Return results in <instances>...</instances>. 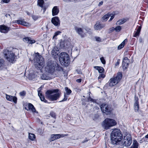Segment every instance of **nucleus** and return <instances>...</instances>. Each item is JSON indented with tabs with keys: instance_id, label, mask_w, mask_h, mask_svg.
Returning <instances> with one entry per match:
<instances>
[{
	"instance_id": "54",
	"label": "nucleus",
	"mask_w": 148,
	"mask_h": 148,
	"mask_svg": "<svg viewBox=\"0 0 148 148\" xmlns=\"http://www.w3.org/2000/svg\"><path fill=\"white\" fill-rule=\"evenodd\" d=\"M5 16L7 17H10V14H6V15H5Z\"/></svg>"
},
{
	"instance_id": "2",
	"label": "nucleus",
	"mask_w": 148,
	"mask_h": 148,
	"mask_svg": "<svg viewBox=\"0 0 148 148\" xmlns=\"http://www.w3.org/2000/svg\"><path fill=\"white\" fill-rule=\"evenodd\" d=\"M58 89L47 91L45 93L46 98L51 101L56 100L59 98L60 96V94L58 92Z\"/></svg>"
},
{
	"instance_id": "31",
	"label": "nucleus",
	"mask_w": 148,
	"mask_h": 148,
	"mask_svg": "<svg viewBox=\"0 0 148 148\" xmlns=\"http://www.w3.org/2000/svg\"><path fill=\"white\" fill-rule=\"evenodd\" d=\"M111 15L109 14H108L104 16L102 18V19L103 21H106L107 20L108 18Z\"/></svg>"
},
{
	"instance_id": "17",
	"label": "nucleus",
	"mask_w": 148,
	"mask_h": 148,
	"mask_svg": "<svg viewBox=\"0 0 148 148\" xmlns=\"http://www.w3.org/2000/svg\"><path fill=\"white\" fill-rule=\"evenodd\" d=\"M23 40L25 42L31 44L34 43L36 42L35 40H31L30 38L28 37L23 38Z\"/></svg>"
},
{
	"instance_id": "30",
	"label": "nucleus",
	"mask_w": 148,
	"mask_h": 148,
	"mask_svg": "<svg viewBox=\"0 0 148 148\" xmlns=\"http://www.w3.org/2000/svg\"><path fill=\"white\" fill-rule=\"evenodd\" d=\"M44 3L43 0H38L37 5L42 8L43 7V5Z\"/></svg>"
},
{
	"instance_id": "58",
	"label": "nucleus",
	"mask_w": 148,
	"mask_h": 148,
	"mask_svg": "<svg viewBox=\"0 0 148 148\" xmlns=\"http://www.w3.org/2000/svg\"><path fill=\"white\" fill-rule=\"evenodd\" d=\"M64 1H66V0H63Z\"/></svg>"
},
{
	"instance_id": "18",
	"label": "nucleus",
	"mask_w": 148,
	"mask_h": 148,
	"mask_svg": "<svg viewBox=\"0 0 148 148\" xmlns=\"http://www.w3.org/2000/svg\"><path fill=\"white\" fill-rule=\"evenodd\" d=\"M52 15L54 16L57 15L59 13V10L57 6H54L52 9Z\"/></svg>"
},
{
	"instance_id": "20",
	"label": "nucleus",
	"mask_w": 148,
	"mask_h": 148,
	"mask_svg": "<svg viewBox=\"0 0 148 148\" xmlns=\"http://www.w3.org/2000/svg\"><path fill=\"white\" fill-rule=\"evenodd\" d=\"M74 29L76 32L80 35L82 37H84V36L82 34L83 33V30L81 28L78 27L76 26H75L74 27Z\"/></svg>"
},
{
	"instance_id": "35",
	"label": "nucleus",
	"mask_w": 148,
	"mask_h": 148,
	"mask_svg": "<svg viewBox=\"0 0 148 148\" xmlns=\"http://www.w3.org/2000/svg\"><path fill=\"white\" fill-rule=\"evenodd\" d=\"M4 64V61L3 59H0V69H2L3 67Z\"/></svg>"
},
{
	"instance_id": "23",
	"label": "nucleus",
	"mask_w": 148,
	"mask_h": 148,
	"mask_svg": "<svg viewBox=\"0 0 148 148\" xmlns=\"http://www.w3.org/2000/svg\"><path fill=\"white\" fill-rule=\"evenodd\" d=\"M38 95L39 97L41 100L42 101H43L45 103L47 102V101L45 99L44 96L42 95V93H40V88H38Z\"/></svg>"
},
{
	"instance_id": "52",
	"label": "nucleus",
	"mask_w": 148,
	"mask_h": 148,
	"mask_svg": "<svg viewBox=\"0 0 148 148\" xmlns=\"http://www.w3.org/2000/svg\"><path fill=\"white\" fill-rule=\"evenodd\" d=\"M103 1H101V2H100L99 3L98 5L99 6H101V5H102L103 4Z\"/></svg>"
},
{
	"instance_id": "47",
	"label": "nucleus",
	"mask_w": 148,
	"mask_h": 148,
	"mask_svg": "<svg viewBox=\"0 0 148 148\" xmlns=\"http://www.w3.org/2000/svg\"><path fill=\"white\" fill-rule=\"evenodd\" d=\"M38 132L40 134H42L43 133V132L42 131V130L41 129H39L38 130Z\"/></svg>"
},
{
	"instance_id": "27",
	"label": "nucleus",
	"mask_w": 148,
	"mask_h": 148,
	"mask_svg": "<svg viewBox=\"0 0 148 148\" xmlns=\"http://www.w3.org/2000/svg\"><path fill=\"white\" fill-rule=\"evenodd\" d=\"M127 42V40L126 39L124 40L123 42L119 45L118 47V49H121L123 48L125 44V43Z\"/></svg>"
},
{
	"instance_id": "26",
	"label": "nucleus",
	"mask_w": 148,
	"mask_h": 148,
	"mask_svg": "<svg viewBox=\"0 0 148 148\" xmlns=\"http://www.w3.org/2000/svg\"><path fill=\"white\" fill-rule=\"evenodd\" d=\"M138 143L136 140H134L131 147L130 148H138Z\"/></svg>"
},
{
	"instance_id": "13",
	"label": "nucleus",
	"mask_w": 148,
	"mask_h": 148,
	"mask_svg": "<svg viewBox=\"0 0 148 148\" xmlns=\"http://www.w3.org/2000/svg\"><path fill=\"white\" fill-rule=\"evenodd\" d=\"M51 23L55 26L60 25V21L59 18L58 16L53 17L51 20Z\"/></svg>"
},
{
	"instance_id": "46",
	"label": "nucleus",
	"mask_w": 148,
	"mask_h": 148,
	"mask_svg": "<svg viewBox=\"0 0 148 148\" xmlns=\"http://www.w3.org/2000/svg\"><path fill=\"white\" fill-rule=\"evenodd\" d=\"M138 41L140 43H143V39L141 37L139 38L138 40Z\"/></svg>"
},
{
	"instance_id": "11",
	"label": "nucleus",
	"mask_w": 148,
	"mask_h": 148,
	"mask_svg": "<svg viewBox=\"0 0 148 148\" xmlns=\"http://www.w3.org/2000/svg\"><path fill=\"white\" fill-rule=\"evenodd\" d=\"M65 90L66 91V93L64 92V98L62 101H60V102H62L66 101L67 100L68 97V95H69L71 93V90L69 89L68 87H65Z\"/></svg>"
},
{
	"instance_id": "37",
	"label": "nucleus",
	"mask_w": 148,
	"mask_h": 148,
	"mask_svg": "<svg viewBox=\"0 0 148 148\" xmlns=\"http://www.w3.org/2000/svg\"><path fill=\"white\" fill-rule=\"evenodd\" d=\"M105 76V75L103 74H101L99 75V77H98V79L99 82H100L101 80H100L101 78L102 79Z\"/></svg>"
},
{
	"instance_id": "1",
	"label": "nucleus",
	"mask_w": 148,
	"mask_h": 148,
	"mask_svg": "<svg viewBox=\"0 0 148 148\" xmlns=\"http://www.w3.org/2000/svg\"><path fill=\"white\" fill-rule=\"evenodd\" d=\"M122 138V135L120 130L116 129L114 130L111 134V140L113 145H120Z\"/></svg>"
},
{
	"instance_id": "48",
	"label": "nucleus",
	"mask_w": 148,
	"mask_h": 148,
	"mask_svg": "<svg viewBox=\"0 0 148 148\" xmlns=\"http://www.w3.org/2000/svg\"><path fill=\"white\" fill-rule=\"evenodd\" d=\"M87 100L88 101H92L93 100V99L91 98L90 96H89V97L88 98Z\"/></svg>"
},
{
	"instance_id": "16",
	"label": "nucleus",
	"mask_w": 148,
	"mask_h": 148,
	"mask_svg": "<svg viewBox=\"0 0 148 148\" xmlns=\"http://www.w3.org/2000/svg\"><path fill=\"white\" fill-rule=\"evenodd\" d=\"M6 98L8 100L13 101L15 103H17V98L16 97L6 95Z\"/></svg>"
},
{
	"instance_id": "50",
	"label": "nucleus",
	"mask_w": 148,
	"mask_h": 148,
	"mask_svg": "<svg viewBox=\"0 0 148 148\" xmlns=\"http://www.w3.org/2000/svg\"><path fill=\"white\" fill-rule=\"evenodd\" d=\"M82 79H77L76 81L78 83H80L81 82Z\"/></svg>"
},
{
	"instance_id": "32",
	"label": "nucleus",
	"mask_w": 148,
	"mask_h": 148,
	"mask_svg": "<svg viewBox=\"0 0 148 148\" xmlns=\"http://www.w3.org/2000/svg\"><path fill=\"white\" fill-rule=\"evenodd\" d=\"M29 138L30 140H34L35 138V136L34 134L29 133Z\"/></svg>"
},
{
	"instance_id": "14",
	"label": "nucleus",
	"mask_w": 148,
	"mask_h": 148,
	"mask_svg": "<svg viewBox=\"0 0 148 148\" xmlns=\"http://www.w3.org/2000/svg\"><path fill=\"white\" fill-rule=\"evenodd\" d=\"M65 134H52L51 135L50 139L51 141H53L57 139L60 138L61 137H62L65 136Z\"/></svg>"
},
{
	"instance_id": "6",
	"label": "nucleus",
	"mask_w": 148,
	"mask_h": 148,
	"mask_svg": "<svg viewBox=\"0 0 148 148\" xmlns=\"http://www.w3.org/2000/svg\"><path fill=\"white\" fill-rule=\"evenodd\" d=\"M56 66V62L52 60H49L45 67V71L48 73L51 74L53 73L55 71V68Z\"/></svg>"
},
{
	"instance_id": "12",
	"label": "nucleus",
	"mask_w": 148,
	"mask_h": 148,
	"mask_svg": "<svg viewBox=\"0 0 148 148\" xmlns=\"http://www.w3.org/2000/svg\"><path fill=\"white\" fill-rule=\"evenodd\" d=\"M129 60L127 57H125L123 61L122 67L124 70H126L128 67L129 65Z\"/></svg>"
},
{
	"instance_id": "41",
	"label": "nucleus",
	"mask_w": 148,
	"mask_h": 148,
	"mask_svg": "<svg viewBox=\"0 0 148 148\" xmlns=\"http://www.w3.org/2000/svg\"><path fill=\"white\" fill-rule=\"evenodd\" d=\"M32 18L34 20H37L38 18V16L35 15H33L32 16Z\"/></svg>"
},
{
	"instance_id": "22",
	"label": "nucleus",
	"mask_w": 148,
	"mask_h": 148,
	"mask_svg": "<svg viewBox=\"0 0 148 148\" xmlns=\"http://www.w3.org/2000/svg\"><path fill=\"white\" fill-rule=\"evenodd\" d=\"M141 29V26H139L136 29V31H135L134 32L133 37H136L137 36H138L140 35Z\"/></svg>"
},
{
	"instance_id": "24",
	"label": "nucleus",
	"mask_w": 148,
	"mask_h": 148,
	"mask_svg": "<svg viewBox=\"0 0 148 148\" xmlns=\"http://www.w3.org/2000/svg\"><path fill=\"white\" fill-rule=\"evenodd\" d=\"M15 23L22 25L27 26L29 24L28 23L23 20H18L15 21Z\"/></svg>"
},
{
	"instance_id": "39",
	"label": "nucleus",
	"mask_w": 148,
	"mask_h": 148,
	"mask_svg": "<svg viewBox=\"0 0 148 148\" xmlns=\"http://www.w3.org/2000/svg\"><path fill=\"white\" fill-rule=\"evenodd\" d=\"M100 60L103 64H106V61L103 57L101 58H100Z\"/></svg>"
},
{
	"instance_id": "34",
	"label": "nucleus",
	"mask_w": 148,
	"mask_h": 148,
	"mask_svg": "<svg viewBox=\"0 0 148 148\" xmlns=\"http://www.w3.org/2000/svg\"><path fill=\"white\" fill-rule=\"evenodd\" d=\"M41 78L42 79L48 80L49 79V77L47 76L46 74H43L41 76Z\"/></svg>"
},
{
	"instance_id": "28",
	"label": "nucleus",
	"mask_w": 148,
	"mask_h": 148,
	"mask_svg": "<svg viewBox=\"0 0 148 148\" xmlns=\"http://www.w3.org/2000/svg\"><path fill=\"white\" fill-rule=\"evenodd\" d=\"M28 106L29 110H31L33 112H36V109L32 104L30 103H29Z\"/></svg>"
},
{
	"instance_id": "49",
	"label": "nucleus",
	"mask_w": 148,
	"mask_h": 148,
	"mask_svg": "<svg viewBox=\"0 0 148 148\" xmlns=\"http://www.w3.org/2000/svg\"><path fill=\"white\" fill-rule=\"evenodd\" d=\"M10 0H2L1 1H3V2L7 3L9 2Z\"/></svg>"
},
{
	"instance_id": "4",
	"label": "nucleus",
	"mask_w": 148,
	"mask_h": 148,
	"mask_svg": "<svg viewBox=\"0 0 148 148\" xmlns=\"http://www.w3.org/2000/svg\"><path fill=\"white\" fill-rule=\"evenodd\" d=\"M34 64L37 69H41L44 65L43 59L42 56L37 53L35 54L34 58Z\"/></svg>"
},
{
	"instance_id": "36",
	"label": "nucleus",
	"mask_w": 148,
	"mask_h": 148,
	"mask_svg": "<svg viewBox=\"0 0 148 148\" xmlns=\"http://www.w3.org/2000/svg\"><path fill=\"white\" fill-rule=\"evenodd\" d=\"M121 29V26H118L116 27L115 28L113 27L112 31L115 30L116 32H119L120 31Z\"/></svg>"
},
{
	"instance_id": "29",
	"label": "nucleus",
	"mask_w": 148,
	"mask_h": 148,
	"mask_svg": "<svg viewBox=\"0 0 148 148\" xmlns=\"http://www.w3.org/2000/svg\"><path fill=\"white\" fill-rule=\"evenodd\" d=\"M94 67L100 73H101L103 72L104 69L103 68L101 67L94 66Z\"/></svg>"
},
{
	"instance_id": "53",
	"label": "nucleus",
	"mask_w": 148,
	"mask_h": 148,
	"mask_svg": "<svg viewBox=\"0 0 148 148\" xmlns=\"http://www.w3.org/2000/svg\"><path fill=\"white\" fill-rule=\"evenodd\" d=\"M88 141V140L87 138H86L83 141H82V143H84L87 142Z\"/></svg>"
},
{
	"instance_id": "42",
	"label": "nucleus",
	"mask_w": 148,
	"mask_h": 148,
	"mask_svg": "<svg viewBox=\"0 0 148 148\" xmlns=\"http://www.w3.org/2000/svg\"><path fill=\"white\" fill-rule=\"evenodd\" d=\"M50 115L52 117L54 118H55L56 117V114L55 113L53 112H51Z\"/></svg>"
},
{
	"instance_id": "9",
	"label": "nucleus",
	"mask_w": 148,
	"mask_h": 148,
	"mask_svg": "<svg viewBox=\"0 0 148 148\" xmlns=\"http://www.w3.org/2000/svg\"><path fill=\"white\" fill-rule=\"evenodd\" d=\"M122 77V74L121 73H118L116 76L114 77L111 78L109 82V86H112L117 83L121 80Z\"/></svg>"
},
{
	"instance_id": "45",
	"label": "nucleus",
	"mask_w": 148,
	"mask_h": 148,
	"mask_svg": "<svg viewBox=\"0 0 148 148\" xmlns=\"http://www.w3.org/2000/svg\"><path fill=\"white\" fill-rule=\"evenodd\" d=\"M95 38L96 41L99 42H100L101 41V39L99 37H96Z\"/></svg>"
},
{
	"instance_id": "38",
	"label": "nucleus",
	"mask_w": 148,
	"mask_h": 148,
	"mask_svg": "<svg viewBox=\"0 0 148 148\" xmlns=\"http://www.w3.org/2000/svg\"><path fill=\"white\" fill-rule=\"evenodd\" d=\"M61 33V32L59 31H58L56 32L54 34V36H53V39L54 38H56V36L58 35L59 34H60Z\"/></svg>"
},
{
	"instance_id": "15",
	"label": "nucleus",
	"mask_w": 148,
	"mask_h": 148,
	"mask_svg": "<svg viewBox=\"0 0 148 148\" xmlns=\"http://www.w3.org/2000/svg\"><path fill=\"white\" fill-rule=\"evenodd\" d=\"M9 30V27H7L4 25H0V32L3 33H6Z\"/></svg>"
},
{
	"instance_id": "55",
	"label": "nucleus",
	"mask_w": 148,
	"mask_h": 148,
	"mask_svg": "<svg viewBox=\"0 0 148 148\" xmlns=\"http://www.w3.org/2000/svg\"><path fill=\"white\" fill-rule=\"evenodd\" d=\"M43 9V12L44 13L45 12V11H46V8H44Z\"/></svg>"
},
{
	"instance_id": "3",
	"label": "nucleus",
	"mask_w": 148,
	"mask_h": 148,
	"mask_svg": "<svg viewBox=\"0 0 148 148\" xmlns=\"http://www.w3.org/2000/svg\"><path fill=\"white\" fill-rule=\"evenodd\" d=\"M14 49L12 47L7 48L3 51L5 58L9 62H12L15 58Z\"/></svg>"
},
{
	"instance_id": "57",
	"label": "nucleus",
	"mask_w": 148,
	"mask_h": 148,
	"mask_svg": "<svg viewBox=\"0 0 148 148\" xmlns=\"http://www.w3.org/2000/svg\"><path fill=\"white\" fill-rule=\"evenodd\" d=\"M112 29H113V28H112L110 29V30L111 32H112L113 31H112Z\"/></svg>"
},
{
	"instance_id": "10",
	"label": "nucleus",
	"mask_w": 148,
	"mask_h": 148,
	"mask_svg": "<svg viewBox=\"0 0 148 148\" xmlns=\"http://www.w3.org/2000/svg\"><path fill=\"white\" fill-rule=\"evenodd\" d=\"M100 108L102 112L106 115L111 114L112 110L109 106L104 103L101 105Z\"/></svg>"
},
{
	"instance_id": "5",
	"label": "nucleus",
	"mask_w": 148,
	"mask_h": 148,
	"mask_svg": "<svg viewBox=\"0 0 148 148\" xmlns=\"http://www.w3.org/2000/svg\"><path fill=\"white\" fill-rule=\"evenodd\" d=\"M132 139L131 135L127 134L124 136L123 139L121 141L119 145L120 148H123V146L126 147L129 146L132 144Z\"/></svg>"
},
{
	"instance_id": "51",
	"label": "nucleus",
	"mask_w": 148,
	"mask_h": 148,
	"mask_svg": "<svg viewBox=\"0 0 148 148\" xmlns=\"http://www.w3.org/2000/svg\"><path fill=\"white\" fill-rule=\"evenodd\" d=\"M119 60L118 61H117L116 63L115 64V66H117L119 65Z\"/></svg>"
},
{
	"instance_id": "8",
	"label": "nucleus",
	"mask_w": 148,
	"mask_h": 148,
	"mask_svg": "<svg viewBox=\"0 0 148 148\" xmlns=\"http://www.w3.org/2000/svg\"><path fill=\"white\" fill-rule=\"evenodd\" d=\"M116 121L113 119L107 118L103 121L102 124L103 127L105 129H108L110 127L115 125Z\"/></svg>"
},
{
	"instance_id": "21",
	"label": "nucleus",
	"mask_w": 148,
	"mask_h": 148,
	"mask_svg": "<svg viewBox=\"0 0 148 148\" xmlns=\"http://www.w3.org/2000/svg\"><path fill=\"white\" fill-rule=\"evenodd\" d=\"M104 27V25L97 22L94 26V29L96 30H99Z\"/></svg>"
},
{
	"instance_id": "56",
	"label": "nucleus",
	"mask_w": 148,
	"mask_h": 148,
	"mask_svg": "<svg viewBox=\"0 0 148 148\" xmlns=\"http://www.w3.org/2000/svg\"><path fill=\"white\" fill-rule=\"evenodd\" d=\"M145 138H148V134L147 135H146L145 136Z\"/></svg>"
},
{
	"instance_id": "33",
	"label": "nucleus",
	"mask_w": 148,
	"mask_h": 148,
	"mask_svg": "<svg viewBox=\"0 0 148 148\" xmlns=\"http://www.w3.org/2000/svg\"><path fill=\"white\" fill-rule=\"evenodd\" d=\"M134 108L135 111H138L139 108V103H137L136 102L134 103Z\"/></svg>"
},
{
	"instance_id": "40",
	"label": "nucleus",
	"mask_w": 148,
	"mask_h": 148,
	"mask_svg": "<svg viewBox=\"0 0 148 148\" xmlns=\"http://www.w3.org/2000/svg\"><path fill=\"white\" fill-rule=\"evenodd\" d=\"M20 96H24L26 94V92L25 91H23L19 93Z\"/></svg>"
},
{
	"instance_id": "43",
	"label": "nucleus",
	"mask_w": 148,
	"mask_h": 148,
	"mask_svg": "<svg viewBox=\"0 0 148 148\" xmlns=\"http://www.w3.org/2000/svg\"><path fill=\"white\" fill-rule=\"evenodd\" d=\"M110 14L111 15V16H111V18H110V19L109 21H111L112 20V19L114 17V14Z\"/></svg>"
},
{
	"instance_id": "44",
	"label": "nucleus",
	"mask_w": 148,
	"mask_h": 148,
	"mask_svg": "<svg viewBox=\"0 0 148 148\" xmlns=\"http://www.w3.org/2000/svg\"><path fill=\"white\" fill-rule=\"evenodd\" d=\"M138 97H137L135 96V103H138Z\"/></svg>"
},
{
	"instance_id": "7",
	"label": "nucleus",
	"mask_w": 148,
	"mask_h": 148,
	"mask_svg": "<svg viewBox=\"0 0 148 148\" xmlns=\"http://www.w3.org/2000/svg\"><path fill=\"white\" fill-rule=\"evenodd\" d=\"M69 56L68 54L65 52L60 53L59 56V61L62 65H66L69 63Z\"/></svg>"
},
{
	"instance_id": "19",
	"label": "nucleus",
	"mask_w": 148,
	"mask_h": 148,
	"mask_svg": "<svg viewBox=\"0 0 148 148\" xmlns=\"http://www.w3.org/2000/svg\"><path fill=\"white\" fill-rule=\"evenodd\" d=\"M59 49L57 47H54L51 51V54L55 57L58 56L59 53Z\"/></svg>"
},
{
	"instance_id": "25",
	"label": "nucleus",
	"mask_w": 148,
	"mask_h": 148,
	"mask_svg": "<svg viewBox=\"0 0 148 148\" xmlns=\"http://www.w3.org/2000/svg\"><path fill=\"white\" fill-rule=\"evenodd\" d=\"M127 20L126 18H123L118 21L116 23V24L119 25H121L125 23Z\"/></svg>"
}]
</instances>
